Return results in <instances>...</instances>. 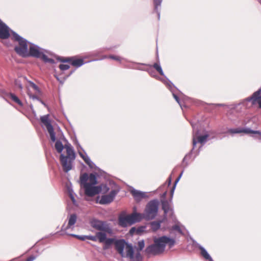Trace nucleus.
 Segmentation results:
<instances>
[{
    "label": "nucleus",
    "instance_id": "obj_1",
    "mask_svg": "<svg viewBox=\"0 0 261 261\" xmlns=\"http://www.w3.org/2000/svg\"><path fill=\"white\" fill-rule=\"evenodd\" d=\"M12 34L14 39L19 43V45L15 47V50L18 55L23 57L32 56L40 58L45 63H55L51 58L53 56L52 54L34 44L28 43L14 32L12 31Z\"/></svg>",
    "mask_w": 261,
    "mask_h": 261
},
{
    "label": "nucleus",
    "instance_id": "obj_2",
    "mask_svg": "<svg viewBox=\"0 0 261 261\" xmlns=\"http://www.w3.org/2000/svg\"><path fill=\"white\" fill-rule=\"evenodd\" d=\"M154 243L148 246L145 249V253L149 255H158L165 250L166 245L169 248L172 247L175 244V240L166 236L159 238L154 237L153 239Z\"/></svg>",
    "mask_w": 261,
    "mask_h": 261
},
{
    "label": "nucleus",
    "instance_id": "obj_3",
    "mask_svg": "<svg viewBox=\"0 0 261 261\" xmlns=\"http://www.w3.org/2000/svg\"><path fill=\"white\" fill-rule=\"evenodd\" d=\"M113 244H115L116 249L122 257H128L130 261H140L141 259L139 253H135L133 246L127 244L124 240H116L114 239Z\"/></svg>",
    "mask_w": 261,
    "mask_h": 261
},
{
    "label": "nucleus",
    "instance_id": "obj_4",
    "mask_svg": "<svg viewBox=\"0 0 261 261\" xmlns=\"http://www.w3.org/2000/svg\"><path fill=\"white\" fill-rule=\"evenodd\" d=\"M159 201L158 200H152L149 201L146 206L142 218L146 220L153 219L156 216L158 212Z\"/></svg>",
    "mask_w": 261,
    "mask_h": 261
},
{
    "label": "nucleus",
    "instance_id": "obj_5",
    "mask_svg": "<svg viewBox=\"0 0 261 261\" xmlns=\"http://www.w3.org/2000/svg\"><path fill=\"white\" fill-rule=\"evenodd\" d=\"M87 239L93 241H98L99 243H103L104 250L108 249L114 241V238H107V234L103 232H97L95 236H87Z\"/></svg>",
    "mask_w": 261,
    "mask_h": 261
},
{
    "label": "nucleus",
    "instance_id": "obj_6",
    "mask_svg": "<svg viewBox=\"0 0 261 261\" xmlns=\"http://www.w3.org/2000/svg\"><path fill=\"white\" fill-rule=\"evenodd\" d=\"M142 219L141 214L134 213L130 215L121 216L119 218V224L122 227L132 225L136 222H139Z\"/></svg>",
    "mask_w": 261,
    "mask_h": 261
},
{
    "label": "nucleus",
    "instance_id": "obj_7",
    "mask_svg": "<svg viewBox=\"0 0 261 261\" xmlns=\"http://www.w3.org/2000/svg\"><path fill=\"white\" fill-rule=\"evenodd\" d=\"M91 226L99 231L109 234H112L113 230L110 225L105 221L93 219L91 221Z\"/></svg>",
    "mask_w": 261,
    "mask_h": 261
},
{
    "label": "nucleus",
    "instance_id": "obj_8",
    "mask_svg": "<svg viewBox=\"0 0 261 261\" xmlns=\"http://www.w3.org/2000/svg\"><path fill=\"white\" fill-rule=\"evenodd\" d=\"M48 114L42 116L40 117V120L43 126H45L53 142L56 141V134L54 132L53 127L51 124V120L49 118Z\"/></svg>",
    "mask_w": 261,
    "mask_h": 261
},
{
    "label": "nucleus",
    "instance_id": "obj_9",
    "mask_svg": "<svg viewBox=\"0 0 261 261\" xmlns=\"http://www.w3.org/2000/svg\"><path fill=\"white\" fill-rule=\"evenodd\" d=\"M27 93L33 99H37L40 94V91L37 85L32 82H29L27 85Z\"/></svg>",
    "mask_w": 261,
    "mask_h": 261
},
{
    "label": "nucleus",
    "instance_id": "obj_10",
    "mask_svg": "<svg viewBox=\"0 0 261 261\" xmlns=\"http://www.w3.org/2000/svg\"><path fill=\"white\" fill-rule=\"evenodd\" d=\"M191 125L193 128V145L194 147L196 146V144L197 142L200 143L201 144L204 143L207 141V138L208 137L207 135H205L203 136H198L197 133V127L196 124H194L193 123H191Z\"/></svg>",
    "mask_w": 261,
    "mask_h": 261
},
{
    "label": "nucleus",
    "instance_id": "obj_11",
    "mask_svg": "<svg viewBox=\"0 0 261 261\" xmlns=\"http://www.w3.org/2000/svg\"><path fill=\"white\" fill-rule=\"evenodd\" d=\"M119 190H112L109 194L102 195L99 200H98L99 197H98L97 202L101 204L110 203L114 200Z\"/></svg>",
    "mask_w": 261,
    "mask_h": 261
},
{
    "label": "nucleus",
    "instance_id": "obj_12",
    "mask_svg": "<svg viewBox=\"0 0 261 261\" xmlns=\"http://www.w3.org/2000/svg\"><path fill=\"white\" fill-rule=\"evenodd\" d=\"M85 194L88 196L92 197L99 193L100 188L98 186H94L89 184H85Z\"/></svg>",
    "mask_w": 261,
    "mask_h": 261
},
{
    "label": "nucleus",
    "instance_id": "obj_13",
    "mask_svg": "<svg viewBox=\"0 0 261 261\" xmlns=\"http://www.w3.org/2000/svg\"><path fill=\"white\" fill-rule=\"evenodd\" d=\"M60 160L63 166V170L65 172H67L71 169V162L74 160H71L70 158L65 157L64 154H61L60 155Z\"/></svg>",
    "mask_w": 261,
    "mask_h": 261
},
{
    "label": "nucleus",
    "instance_id": "obj_14",
    "mask_svg": "<svg viewBox=\"0 0 261 261\" xmlns=\"http://www.w3.org/2000/svg\"><path fill=\"white\" fill-rule=\"evenodd\" d=\"M229 132L231 134H237L241 133H244L246 134H250L251 135L257 134L259 136V139H261V132L258 130H253L250 128H236L230 129L229 130ZM253 136V135H251Z\"/></svg>",
    "mask_w": 261,
    "mask_h": 261
},
{
    "label": "nucleus",
    "instance_id": "obj_15",
    "mask_svg": "<svg viewBox=\"0 0 261 261\" xmlns=\"http://www.w3.org/2000/svg\"><path fill=\"white\" fill-rule=\"evenodd\" d=\"M246 100L251 101L253 105L257 103L259 107L261 108V90L259 89L255 92L251 96L248 97Z\"/></svg>",
    "mask_w": 261,
    "mask_h": 261
},
{
    "label": "nucleus",
    "instance_id": "obj_16",
    "mask_svg": "<svg viewBox=\"0 0 261 261\" xmlns=\"http://www.w3.org/2000/svg\"><path fill=\"white\" fill-rule=\"evenodd\" d=\"M77 217L76 215L72 214L70 215L68 217V224L67 225H63L62 227V230L63 231H66L68 229H71L72 230L74 228V225L76 222Z\"/></svg>",
    "mask_w": 261,
    "mask_h": 261
},
{
    "label": "nucleus",
    "instance_id": "obj_17",
    "mask_svg": "<svg viewBox=\"0 0 261 261\" xmlns=\"http://www.w3.org/2000/svg\"><path fill=\"white\" fill-rule=\"evenodd\" d=\"M9 36V28L0 20V38L7 39Z\"/></svg>",
    "mask_w": 261,
    "mask_h": 261
},
{
    "label": "nucleus",
    "instance_id": "obj_18",
    "mask_svg": "<svg viewBox=\"0 0 261 261\" xmlns=\"http://www.w3.org/2000/svg\"><path fill=\"white\" fill-rule=\"evenodd\" d=\"M61 61L63 62H70L72 65L77 67L85 63L82 59H76L74 58H67L64 60H61Z\"/></svg>",
    "mask_w": 261,
    "mask_h": 261
},
{
    "label": "nucleus",
    "instance_id": "obj_19",
    "mask_svg": "<svg viewBox=\"0 0 261 261\" xmlns=\"http://www.w3.org/2000/svg\"><path fill=\"white\" fill-rule=\"evenodd\" d=\"M162 208L164 212L165 217L169 214V215L172 216L173 212L170 203L167 200L162 201Z\"/></svg>",
    "mask_w": 261,
    "mask_h": 261
},
{
    "label": "nucleus",
    "instance_id": "obj_20",
    "mask_svg": "<svg viewBox=\"0 0 261 261\" xmlns=\"http://www.w3.org/2000/svg\"><path fill=\"white\" fill-rule=\"evenodd\" d=\"M64 148L66 149L67 154L65 157L70 158L71 160H74L75 158V153L71 145L69 144H65Z\"/></svg>",
    "mask_w": 261,
    "mask_h": 261
},
{
    "label": "nucleus",
    "instance_id": "obj_21",
    "mask_svg": "<svg viewBox=\"0 0 261 261\" xmlns=\"http://www.w3.org/2000/svg\"><path fill=\"white\" fill-rule=\"evenodd\" d=\"M131 193L135 199L137 201L141 200L142 198L146 197V194L145 192H142L135 189L131 191Z\"/></svg>",
    "mask_w": 261,
    "mask_h": 261
},
{
    "label": "nucleus",
    "instance_id": "obj_22",
    "mask_svg": "<svg viewBox=\"0 0 261 261\" xmlns=\"http://www.w3.org/2000/svg\"><path fill=\"white\" fill-rule=\"evenodd\" d=\"M199 248L201 251V255L206 259L209 260L210 261H213L212 257L210 256L209 254L207 253L206 250L202 246H199Z\"/></svg>",
    "mask_w": 261,
    "mask_h": 261
},
{
    "label": "nucleus",
    "instance_id": "obj_23",
    "mask_svg": "<svg viewBox=\"0 0 261 261\" xmlns=\"http://www.w3.org/2000/svg\"><path fill=\"white\" fill-rule=\"evenodd\" d=\"M88 177L89 176L86 173H85L81 176L80 181L83 187H85V184H89V183L87 182V181L88 180Z\"/></svg>",
    "mask_w": 261,
    "mask_h": 261
},
{
    "label": "nucleus",
    "instance_id": "obj_24",
    "mask_svg": "<svg viewBox=\"0 0 261 261\" xmlns=\"http://www.w3.org/2000/svg\"><path fill=\"white\" fill-rule=\"evenodd\" d=\"M10 97L11 99L14 101L15 102L17 103L20 106H22V103L21 100L18 98V97L16 96L14 94L10 93Z\"/></svg>",
    "mask_w": 261,
    "mask_h": 261
},
{
    "label": "nucleus",
    "instance_id": "obj_25",
    "mask_svg": "<svg viewBox=\"0 0 261 261\" xmlns=\"http://www.w3.org/2000/svg\"><path fill=\"white\" fill-rule=\"evenodd\" d=\"M64 148V147L61 141H57L56 142L55 148L59 153H61Z\"/></svg>",
    "mask_w": 261,
    "mask_h": 261
},
{
    "label": "nucleus",
    "instance_id": "obj_26",
    "mask_svg": "<svg viewBox=\"0 0 261 261\" xmlns=\"http://www.w3.org/2000/svg\"><path fill=\"white\" fill-rule=\"evenodd\" d=\"M89 182L91 185H95L97 184L96 176L93 174H90L88 177Z\"/></svg>",
    "mask_w": 261,
    "mask_h": 261
},
{
    "label": "nucleus",
    "instance_id": "obj_27",
    "mask_svg": "<svg viewBox=\"0 0 261 261\" xmlns=\"http://www.w3.org/2000/svg\"><path fill=\"white\" fill-rule=\"evenodd\" d=\"M79 154L81 158L84 160L85 163L89 166L91 167L92 162L87 155H84L82 153L79 152Z\"/></svg>",
    "mask_w": 261,
    "mask_h": 261
},
{
    "label": "nucleus",
    "instance_id": "obj_28",
    "mask_svg": "<svg viewBox=\"0 0 261 261\" xmlns=\"http://www.w3.org/2000/svg\"><path fill=\"white\" fill-rule=\"evenodd\" d=\"M145 246V243L143 240L139 241L138 242V247L137 248V252L136 253H140V252L144 248ZM140 255V254H139Z\"/></svg>",
    "mask_w": 261,
    "mask_h": 261
},
{
    "label": "nucleus",
    "instance_id": "obj_29",
    "mask_svg": "<svg viewBox=\"0 0 261 261\" xmlns=\"http://www.w3.org/2000/svg\"><path fill=\"white\" fill-rule=\"evenodd\" d=\"M98 187L100 188L99 193H102L103 194H106L108 193L110 190L109 188L106 185H101L98 186Z\"/></svg>",
    "mask_w": 261,
    "mask_h": 261
},
{
    "label": "nucleus",
    "instance_id": "obj_30",
    "mask_svg": "<svg viewBox=\"0 0 261 261\" xmlns=\"http://www.w3.org/2000/svg\"><path fill=\"white\" fill-rule=\"evenodd\" d=\"M154 9L158 13V17H160V13L158 12V7L161 6L162 0H153Z\"/></svg>",
    "mask_w": 261,
    "mask_h": 261
},
{
    "label": "nucleus",
    "instance_id": "obj_31",
    "mask_svg": "<svg viewBox=\"0 0 261 261\" xmlns=\"http://www.w3.org/2000/svg\"><path fill=\"white\" fill-rule=\"evenodd\" d=\"M161 222L154 221L151 223V228L153 230H156L158 229L161 226Z\"/></svg>",
    "mask_w": 261,
    "mask_h": 261
},
{
    "label": "nucleus",
    "instance_id": "obj_32",
    "mask_svg": "<svg viewBox=\"0 0 261 261\" xmlns=\"http://www.w3.org/2000/svg\"><path fill=\"white\" fill-rule=\"evenodd\" d=\"M153 66L160 73L161 75H164V72L160 64L155 63Z\"/></svg>",
    "mask_w": 261,
    "mask_h": 261
},
{
    "label": "nucleus",
    "instance_id": "obj_33",
    "mask_svg": "<svg viewBox=\"0 0 261 261\" xmlns=\"http://www.w3.org/2000/svg\"><path fill=\"white\" fill-rule=\"evenodd\" d=\"M71 236L74 237L82 241L85 240L86 239H87V236H78L76 234H70Z\"/></svg>",
    "mask_w": 261,
    "mask_h": 261
},
{
    "label": "nucleus",
    "instance_id": "obj_34",
    "mask_svg": "<svg viewBox=\"0 0 261 261\" xmlns=\"http://www.w3.org/2000/svg\"><path fill=\"white\" fill-rule=\"evenodd\" d=\"M172 229L173 230H177L180 233H182V230L180 227L179 225L178 224H175L174 226L172 227Z\"/></svg>",
    "mask_w": 261,
    "mask_h": 261
},
{
    "label": "nucleus",
    "instance_id": "obj_35",
    "mask_svg": "<svg viewBox=\"0 0 261 261\" xmlns=\"http://www.w3.org/2000/svg\"><path fill=\"white\" fill-rule=\"evenodd\" d=\"M59 67L61 70H66L69 68L70 66L67 64H61Z\"/></svg>",
    "mask_w": 261,
    "mask_h": 261
},
{
    "label": "nucleus",
    "instance_id": "obj_36",
    "mask_svg": "<svg viewBox=\"0 0 261 261\" xmlns=\"http://www.w3.org/2000/svg\"><path fill=\"white\" fill-rule=\"evenodd\" d=\"M15 85L16 86H17V87H18L19 88L20 90H22V85L20 83L19 81L18 80H16L15 81Z\"/></svg>",
    "mask_w": 261,
    "mask_h": 261
},
{
    "label": "nucleus",
    "instance_id": "obj_37",
    "mask_svg": "<svg viewBox=\"0 0 261 261\" xmlns=\"http://www.w3.org/2000/svg\"><path fill=\"white\" fill-rule=\"evenodd\" d=\"M109 58H110V59L115 60H117V61H120V58L118 57V56H110L109 57Z\"/></svg>",
    "mask_w": 261,
    "mask_h": 261
},
{
    "label": "nucleus",
    "instance_id": "obj_38",
    "mask_svg": "<svg viewBox=\"0 0 261 261\" xmlns=\"http://www.w3.org/2000/svg\"><path fill=\"white\" fill-rule=\"evenodd\" d=\"M173 96L174 98H175V99L176 100V101L179 103V105H180V102H179V98L178 97V96L173 93Z\"/></svg>",
    "mask_w": 261,
    "mask_h": 261
},
{
    "label": "nucleus",
    "instance_id": "obj_39",
    "mask_svg": "<svg viewBox=\"0 0 261 261\" xmlns=\"http://www.w3.org/2000/svg\"><path fill=\"white\" fill-rule=\"evenodd\" d=\"M36 258V257L34 256H31L28 258L27 261H33Z\"/></svg>",
    "mask_w": 261,
    "mask_h": 261
},
{
    "label": "nucleus",
    "instance_id": "obj_40",
    "mask_svg": "<svg viewBox=\"0 0 261 261\" xmlns=\"http://www.w3.org/2000/svg\"><path fill=\"white\" fill-rule=\"evenodd\" d=\"M181 175H182V173L180 174V175L179 176V177L176 179V180H175V184H174V186H175L176 184H177V182L178 181V180H179V178L181 177Z\"/></svg>",
    "mask_w": 261,
    "mask_h": 261
},
{
    "label": "nucleus",
    "instance_id": "obj_41",
    "mask_svg": "<svg viewBox=\"0 0 261 261\" xmlns=\"http://www.w3.org/2000/svg\"><path fill=\"white\" fill-rule=\"evenodd\" d=\"M69 196H70V198L72 197H74L73 194V191L72 190H69Z\"/></svg>",
    "mask_w": 261,
    "mask_h": 261
},
{
    "label": "nucleus",
    "instance_id": "obj_42",
    "mask_svg": "<svg viewBox=\"0 0 261 261\" xmlns=\"http://www.w3.org/2000/svg\"><path fill=\"white\" fill-rule=\"evenodd\" d=\"M70 198H71V200H72V201L73 203V204H75V203L76 201H75V198H74V197H71Z\"/></svg>",
    "mask_w": 261,
    "mask_h": 261
},
{
    "label": "nucleus",
    "instance_id": "obj_43",
    "mask_svg": "<svg viewBox=\"0 0 261 261\" xmlns=\"http://www.w3.org/2000/svg\"><path fill=\"white\" fill-rule=\"evenodd\" d=\"M175 186H173V187L172 188L171 191V195L172 196L173 194V193H174V189H175Z\"/></svg>",
    "mask_w": 261,
    "mask_h": 261
},
{
    "label": "nucleus",
    "instance_id": "obj_44",
    "mask_svg": "<svg viewBox=\"0 0 261 261\" xmlns=\"http://www.w3.org/2000/svg\"><path fill=\"white\" fill-rule=\"evenodd\" d=\"M167 84H168V85L169 86V88L171 89V85H172V84L171 82H169L167 83Z\"/></svg>",
    "mask_w": 261,
    "mask_h": 261
},
{
    "label": "nucleus",
    "instance_id": "obj_45",
    "mask_svg": "<svg viewBox=\"0 0 261 261\" xmlns=\"http://www.w3.org/2000/svg\"><path fill=\"white\" fill-rule=\"evenodd\" d=\"M168 185H170L171 183V178L170 177L168 179Z\"/></svg>",
    "mask_w": 261,
    "mask_h": 261
},
{
    "label": "nucleus",
    "instance_id": "obj_46",
    "mask_svg": "<svg viewBox=\"0 0 261 261\" xmlns=\"http://www.w3.org/2000/svg\"><path fill=\"white\" fill-rule=\"evenodd\" d=\"M228 119H230L231 121H233L234 120L233 119H232L231 117V116L230 115H228Z\"/></svg>",
    "mask_w": 261,
    "mask_h": 261
},
{
    "label": "nucleus",
    "instance_id": "obj_47",
    "mask_svg": "<svg viewBox=\"0 0 261 261\" xmlns=\"http://www.w3.org/2000/svg\"><path fill=\"white\" fill-rule=\"evenodd\" d=\"M166 194H167V191L165 192L163 194H162V197L163 198H165L166 196Z\"/></svg>",
    "mask_w": 261,
    "mask_h": 261
},
{
    "label": "nucleus",
    "instance_id": "obj_48",
    "mask_svg": "<svg viewBox=\"0 0 261 261\" xmlns=\"http://www.w3.org/2000/svg\"><path fill=\"white\" fill-rule=\"evenodd\" d=\"M149 73L152 76H155V75L154 74V72L151 71H149Z\"/></svg>",
    "mask_w": 261,
    "mask_h": 261
},
{
    "label": "nucleus",
    "instance_id": "obj_49",
    "mask_svg": "<svg viewBox=\"0 0 261 261\" xmlns=\"http://www.w3.org/2000/svg\"><path fill=\"white\" fill-rule=\"evenodd\" d=\"M134 230V228H132L130 230V233H132V232Z\"/></svg>",
    "mask_w": 261,
    "mask_h": 261
},
{
    "label": "nucleus",
    "instance_id": "obj_50",
    "mask_svg": "<svg viewBox=\"0 0 261 261\" xmlns=\"http://www.w3.org/2000/svg\"><path fill=\"white\" fill-rule=\"evenodd\" d=\"M41 102L43 105H44V106H45V103H44L42 101H41Z\"/></svg>",
    "mask_w": 261,
    "mask_h": 261
}]
</instances>
